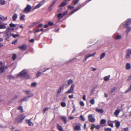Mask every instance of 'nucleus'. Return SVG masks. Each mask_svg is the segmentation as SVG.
Returning <instances> with one entry per match:
<instances>
[{
	"mask_svg": "<svg viewBox=\"0 0 131 131\" xmlns=\"http://www.w3.org/2000/svg\"><path fill=\"white\" fill-rule=\"evenodd\" d=\"M18 76L22 78L23 79H27L29 78V75L26 72V70L24 69L20 72Z\"/></svg>",
	"mask_w": 131,
	"mask_h": 131,
	"instance_id": "nucleus-1",
	"label": "nucleus"
},
{
	"mask_svg": "<svg viewBox=\"0 0 131 131\" xmlns=\"http://www.w3.org/2000/svg\"><path fill=\"white\" fill-rule=\"evenodd\" d=\"M25 117V116L24 114H21L18 116L15 119V122L17 123H22Z\"/></svg>",
	"mask_w": 131,
	"mask_h": 131,
	"instance_id": "nucleus-2",
	"label": "nucleus"
},
{
	"mask_svg": "<svg viewBox=\"0 0 131 131\" xmlns=\"http://www.w3.org/2000/svg\"><path fill=\"white\" fill-rule=\"evenodd\" d=\"M12 34L10 31H7L4 34V37L6 39L8 40L12 36Z\"/></svg>",
	"mask_w": 131,
	"mask_h": 131,
	"instance_id": "nucleus-3",
	"label": "nucleus"
},
{
	"mask_svg": "<svg viewBox=\"0 0 131 131\" xmlns=\"http://www.w3.org/2000/svg\"><path fill=\"white\" fill-rule=\"evenodd\" d=\"M31 8L32 7L30 5H27L24 9L23 12L25 13H28L30 12Z\"/></svg>",
	"mask_w": 131,
	"mask_h": 131,
	"instance_id": "nucleus-4",
	"label": "nucleus"
},
{
	"mask_svg": "<svg viewBox=\"0 0 131 131\" xmlns=\"http://www.w3.org/2000/svg\"><path fill=\"white\" fill-rule=\"evenodd\" d=\"M88 118L89 121L91 123L94 122L95 121V119L92 114H89L88 115Z\"/></svg>",
	"mask_w": 131,
	"mask_h": 131,
	"instance_id": "nucleus-5",
	"label": "nucleus"
},
{
	"mask_svg": "<svg viewBox=\"0 0 131 131\" xmlns=\"http://www.w3.org/2000/svg\"><path fill=\"white\" fill-rule=\"evenodd\" d=\"M74 85L73 84H72L69 90L66 92L65 93L67 94L70 93H73L74 91Z\"/></svg>",
	"mask_w": 131,
	"mask_h": 131,
	"instance_id": "nucleus-6",
	"label": "nucleus"
},
{
	"mask_svg": "<svg viewBox=\"0 0 131 131\" xmlns=\"http://www.w3.org/2000/svg\"><path fill=\"white\" fill-rule=\"evenodd\" d=\"M131 55V49H128L127 50L126 54L125 56V58L126 59H128Z\"/></svg>",
	"mask_w": 131,
	"mask_h": 131,
	"instance_id": "nucleus-7",
	"label": "nucleus"
},
{
	"mask_svg": "<svg viewBox=\"0 0 131 131\" xmlns=\"http://www.w3.org/2000/svg\"><path fill=\"white\" fill-rule=\"evenodd\" d=\"M96 54V52H94L92 54H88L86 56L85 59L83 61V62H84L86 61L88 58L94 56Z\"/></svg>",
	"mask_w": 131,
	"mask_h": 131,
	"instance_id": "nucleus-8",
	"label": "nucleus"
},
{
	"mask_svg": "<svg viewBox=\"0 0 131 131\" xmlns=\"http://www.w3.org/2000/svg\"><path fill=\"white\" fill-rule=\"evenodd\" d=\"M27 47L26 45L25 44H23L19 46L18 48L21 50L24 51L26 49Z\"/></svg>",
	"mask_w": 131,
	"mask_h": 131,
	"instance_id": "nucleus-9",
	"label": "nucleus"
},
{
	"mask_svg": "<svg viewBox=\"0 0 131 131\" xmlns=\"http://www.w3.org/2000/svg\"><path fill=\"white\" fill-rule=\"evenodd\" d=\"M131 24V19H129L127 20L124 26L125 27H128Z\"/></svg>",
	"mask_w": 131,
	"mask_h": 131,
	"instance_id": "nucleus-10",
	"label": "nucleus"
},
{
	"mask_svg": "<svg viewBox=\"0 0 131 131\" xmlns=\"http://www.w3.org/2000/svg\"><path fill=\"white\" fill-rule=\"evenodd\" d=\"M83 6H84L83 5H81V4H79V5L78 6V8L75 9L74 10H73L72 12H71V15L73 14L76 11H77L78 10H79V9H80L81 7Z\"/></svg>",
	"mask_w": 131,
	"mask_h": 131,
	"instance_id": "nucleus-11",
	"label": "nucleus"
},
{
	"mask_svg": "<svg viewBox=\"0 0 131 131\" xmlns=\"http://www.w3.org/2000/svg\"><path fill=\"white\" fill-rule=\"evenodd\" d=\"M95 111L100 114H102L104 112V111L102 108H96L95 109Z\"/></svg>",
	"mask_w": 131,
	"mask_h": 131,
	"instance_id": "nucleus-12",
	"label": "nucleus"
},
{
	"mask_svg": "<svg viewBox=\"0 0 131 131\" xmlns=\"http://www.w3.org/2000/svg\"><path fill=\"white\" fill-rule=\"evenodd\" d=\"M120 112V111L118 109L116 110L114 112V115L116 117H117L119 115Z\"/></svg>",
	"mask_w": 131,
	"mask_h": 131,
	"instance_id": "nucleus-13",
	"label": "nucleus"
},
{
	"mask_svg": "<svg viewBox=\"0 0 131 131\" xmlns=\"http://www.w3.org/2000/svg\"><path fill=\"white\" fill-rule=\"evenodd\" d=\"M5 71V67L4 66H1L0 68V73H2Z\"/></svg>",
	"mask_w": 131,
	"mask_h": 131,
	"instance_id": "nucleus-14",
	"label": "nucleus"
},
{
	"mask_svg": "<svg viewBox=\"0 0 131 131\" xmlns=\"http://www.w3.org/2000/svg\"><path fill=\"white\" fill-rule=\"evenodd\" d=\"M17 18V15L15 13L12 16L13 20V21H15Z\"/></svg>",
	"mask_w": 131,
	"mask_h": 131,
	"instance_id": "nucleus-15",
	"label": "nucleus"
},
{
	"mask_svg": "<svg viewBox=\"0 0 131 131\" xmlns=\"http://www.w3.org/2000/svg\"><path fill=\"white\" fill-rule=\"evenodd\" d=\"M26 121L29 126H33L34 125L33 123L31 122L30 120L26 119Z\"/></svg>",
	"mask_w": 131,
	"mask_h": 131,
	"instance_id": "nucleus-16",
	"label": "nucleus"
},
{
	"mask_svg": "<svg viewBox=\"0 0 131 131\" xmlns=\"http://www.w3.org/2000/svg\"><path fill=\"white\" fill-rule=\"evenodd\" d=\"M131 67V66L130 64L129 63H127L126 64V69L128 70L130 69Z\"/></svg>",
	"mask_w": 131,
	"mask_h": 131,
	"instance_id": "nucleus-17",
	"label": "nucleus"
},
{
	"mask_svg": "<svg viewBox=\"0 0 131 131\" xmlns=\"http://www.w3.org/2000/svg\"><path fill=\"white\" fill-rule=\"evenodd\" d=\"M61 119L64 121V123L66 124L67 123V121L66 117L62 116L61 117Z\"/></svg>",
	"mask_w": 131,
	"mask_h": 131,
	"instance_id": "nucleus-18",
	"label": "nucleus"
},
{
	"mask_svg": "<svg viewBox=\"0 0 131 131\" xmlns=\"http://www.w3.org/2000/svg\"><path fill=\"white\" fill-rule=\"evenodd\" d=\"M38 23V22L37 21L32 23L29 26V28L32 27L37 24Z\"/></svg>",
	"mask_w": 131,
	"mask_h": 131,
	"instance_id": "nucleus-19",
	"label": "nucleus"
},
{
	"mask_svg": "<svg viewBox=\"0 0 131 131\" xmlns=\"http://www.w3.org/2000/svg\"><path fill=\"white\" fill-rule=\"evenodd\" d=\"M115 121V125L116 127L117 128H118L120 125V122L118 121Z\"/></svg>",
	"mask_w": 131,
	"mask_h": 131,
	"instance_id": "nucleus-20",
	"label": "nucleus"
},
{
	"mask_svg": "<svg viewBox=\"0 0 131 131\" xmlns=\"http://www.w3.org/2000/svg\"><path fill=\"white\" fill-rule=\"evenodd\" d=\"M122 38V36L120 35H118L116 36L114 38V39L115 40H118L121 39Z\"/></svg>",
	"mask_w": 131,
	"mask_h": 131,
	"instance_id": "nucleus-21",
	"label": "nucleus"
},
{
	"mask_svg": "<svg viewBox=\"0 0 131 131\" xmlns=\"http://www.w3.org/2000/svg\"><path fill=\"white\" fill-rule=\"evenodd\" d=\"M41 4H38L36 5L35 7H34L33 9L35 10L36 9L39 8L41 6Z\"/></svg>",
	"mask_w": 131,
	"mask_h": 131,
	"instance_id": "nucleus-22",
	"label": "nucleus"
},
{
	"mask_svg": "<svg viewBox=\"0 0 131 131\" xmlns=\"http://www.w3.org/2000/svg\"><path fill=\"white\" fill-rule=\"evenodd\" d=\"M106 55V53L105 52H103L102 53L101 55L100 59H102L104 58Z\"/></svg>",
	"mask_w": 131,
	"mask_h": 131,
	"instance_id": "nucleus-23",
	"label": "nucleus"
},
{
	"mask_svg": "<svg viewBox=\"0 0 131 131\" xmlns=\"http://www.w3.org/2000/svg\"><path fill=\"white\" fill-rule=\"evenodd\" d=\"M18 109L20 111V112H24L23 108L22 106H21L19 107L18 108Z\"/></svg>",
	"mask_w": 131,
	"mask_h": 131,
	"instance_id": "nucleus-24",
	"label": "nucleus"
},
{
	"mask_svg": "<svg viewBox=\"0 0 131 131\" xmlns=\"http://www.w3.org/2000/svg\"><path fill=\"white\" fill-rule=\"evenodd\" d=\"M28 98L26 96V97H24L23 99H22L21 100H20L19 101V103H20L21 102H23L24 101H27L28 100Z\"/></svg>",
	"mask_w": 131,
	"mask_h": 131,
	"instance_id": "nucleus-25",
	"label": "nucleus"
},
{
	"mask_svg": "<svg viewBox=\"0 0 131 131\" xmlns=\"http://www.w3.org/2000/svg\"><path fill=\"white\" fill-rule=\"evenodd\" d=\"M110 77V75L107 76H106L104 77V80L105 81H108L109 80Z\"/></svg>",
	"mask_w": 131,
	"mask_h": 131,
	"instance_id": "nucleus-26",
	"label": "nucleus"
},
{
	"mask_svg": "<svg viewBox=\"0 0 131 131\" xmlns=\"http://www.w3.org/2000/svg\"><path fill=\"white\" fill-rule=\"evenodd\" d=\"M74 128L77 130H80V126L79 125H76L75 126Z\"/></svg>",
	"mask_w": 131,
	"mask_h": 131,
	"instance_id": "nucleus-27",
	"label": "nucleus"
},
{
	"mask_svg": "<svg viewBox=\"0 0 131 131\" xmlns=\"http://www.w3.org/2000/svg\"><path fill=\"white\" fill-rule=\"evenodd\" d=\"M53 5H54L53 4H52L49 7L48 9H49V11H51L53 9V8L52 7L53 6Z\"/></svg>",
	"mask_w": 131,
	"mask_h": 131,
	"instance_id": "nucleus-28",
	"label": "nucleus"
},
{
	"mask_svg": "<svg viewBox=\"0 0 131 131\" xmlns=\"http://www.w3.org/2000/svg\"><path fill=\"white\" fill-rule=\"evenodd\" d=\"M63 87L62 86H60V87L59 88L58 92H57V94H59L60 93H61V91L63 89Z\"/></svg>",
	"mask_w": 131,
	"mask_h": 131,
	"instance_id": "nucleus-29",
	"label": "nucleus"
},
{
	"mask_svg": "<svg viewBox=\"0 0 131 131\" xmlns=\"http://www.w3.org/2000/svg\"><path fill=\"white\" fill-rule=\"evenodd\" d=\"M111 121H109L107 123V124L108 125L111 126V127H113V125L112 123H111Z\"/></svg>",
	"mask_w": 131,
	"mask_h": 131,
	"instance_id": "nucleus-30",
	"label": "nucleus"
},
{
	"mask_svg": "<svg viewBox=\"0 0 131 131\" xmlns=\"http://www.w3.org/2000/svg\"><path fill=\"white\" fill-rule=\"evenodd\" d=\"M67 3L65 2H63L59 6V7H63L66 5Z\"/></svg>",
	"mask_w": 131,
	"mask_h": 131,
	"instance_id": "nucleus-31",
	"label": "nucleus"
},
{
	"mask_svg": "<svg viewBox=\"0 0 131 131\" xmlns=\"http://www.w3.org/2000/svg\"><path fill=\"white\" fill-rule=\"evenodd\" d=\"M61 106L63 107H64L66 106V103L64 102H61Z\"/></svg>",
	"mask_w": 131,
	"mask_h": 131,
	"instance_id": "nucleus-32",
	"label": "nucleus"
},
{
	"mask_svg": "<svg viewBox=\"0 0 131 131\" xmlns=\"http://www.w3.org/2000/svg\"><path fill=\"white\" fill-rule=\"evenodd\" d=\"M90 102L92 105H94L95 104V101L94 100L92 99L90 100Z\"/></svg>",
	"mask_w": 131,
	"mask_h": 131,
	"instance_id": "nucleus-33",
	"label": "nucleus"
},
{
	"mask_svg": "<svg viewBox=\"0 0 131 131\" xmlns=\"http://www.w3.org/2000/svg\"><path fill=\"white\" fill-rule=\"evenodd\" d=\"M63 14L61 13H59L57 17L59 18H61L63 17Z\"/></svg>",
	"mask_w": 131,
	"mask_h": 131,
	"instance_id": "nucleus-34",
	"label": "nucleus"
},
{
	"mask_svg": "<svg viewBox=\"0 0 131 131\" xmlns=\"http://www.w3.org/2000/svg\"><path fill=\"white\" fill-rule=\"evenodd\" d=\"M117 89V88L116 87H113L111 91V93H113Z\"/></svg>",
	"mask_w": 131,
	"mask_h": 131,
	"instance_id": "nucleus-35",
	"label": "nucleus"
},
{
	"mask_svg": "<svg viewBox=\"0 0 131 131\" xmlns=\"http://www.w3.org/2000/svg\"><path fill=\"white\" fill-rule=\"evenodd\" d=\"M6 28V26L4 25H0V29H4Z\"/></svg>",
	"mask_w": 131,
	"mask_h": 131,
	"instance_id": "nucleus-36",
	"label": "nucleus"
},
{
	"mask_svg": "<svg viewBox=\"0 0 131 131\" xmlns=\"http://www.w3.org/2000/svg\"><path fill=\"white\" fill-rule=\"evenodd\" d=\"M42 73L41 72H40L39 71H38L36 74L37 77H40Z\"/></svg>",
	"mask_w": 131,
	"mask_h": 131,
	"instance_id": "nucleus-37",
	"label": "nucleus"
},
{
	"mask_svg": "<svg viewBox=\"0 0 131 131\" xmlns=\"http://www.w3.org/2000/svg\"><path fill=\"white\" fill-rule=\"evenodd\" d=\"M5 3V1L4 0H0V4L2 5H4Z\"/></svg>",
	"mask_w": 131,
	"mask_h": 131,
	"instance_id": "nucleus-38",
	"label": "nucleus"
},
{
	"mask_svg": "<svg viewBox=\"0 0 131 131\" xmlns=\"http://www.w3.org/2000/svg\"><path fill=\"white\" fill-rule=\"evenodd\" d=\"M69 85H70L72 84L73 82L72 80H70L67 81Z\"/></svg>",
	"mask_w": 131,
	"mask_h": 131,
	"instance_id": "nucleus-39",
	"label": "nucleus"
},
{
	"mask_svg": "<svg viewBox=\"0 0 131 131\" xmlns=\"http://www.w3.org/2000/svg\"><path fill=\"white\" fill-rule=\"evenodd\" d=\"M8 78L10 79H14V77L11 75H9L8 76Z\"/></svg>",
	"mask_w": 131,
	"mask_h": 131,
	"instance_id": "nucleus-40",
	"label": "nucleus"
},
{
	"mask_svg": "<svg viewBox=\"0 0 131 131\" xmlns=\"http://www.w3.org/2000/svg\"><path fill=\"white\" fill-rule=\"evenodd\" d=\"M12 36L13 37L15 38L16 37L19 36V34H12Z\"/></svg>",
	"mask_w": 131,
	"mask_h": 131,
	"instance_id": "nucleus-41",
	"label": "nucleus"
},
{
	"mask_svg": "<svg viewBox=\"0 0 131 131\" xmlns=\"http://www.w3.org/2000/svg\"><path fill=\"white\" fill-rule=\"evenodd\" d=\"M16 25L14 24H13L11 23L9 25L10 27H15Z\"/></svg>",
	"mask_w": 131,
	"mask_h": 131,
	"instance_id": "nucleus-42",
	"label": "nucleus"
},
{
	"mask_svg": "<svg viewBox=\"0 0 131 131\" xmlns=\"http://www.w3.org/2000/svg\"><path fill=\"white\" fill-rule=\"evenodd\" d=\"M131 30V27H128L127 29L126 30V31L127 32V34L128 33V32Z\"/></svg>",
	"mask_w": 131,
	"mask_h": 131,
	"instance_id": "nucleus-43",
	"label": "nucleus"
},
{
	"mask_svg": "<svg viewBox=\"0 0 131 131\" xmlns=\"http://www.w3.org/2000/svg\"><path fill=\"white\" fill-rule=\"evenodd\" d=\"M106 121L104 119H102L101 121V123L102 124H104L105 123Z\"/></svg>",
	"mask_w": 131,
	"mask_h": 131,
	"instance_id": "nucleus-44",
	"label": "nucleus"
},
{
	"mask_svg": "<svg viewBox=\"0 0 131 131\" xmlns=\"http://www.w3.org/2000/svg\"><path fill=\"white\" fill-rule=\"evenodd\" d=\"M37 83L36 82L32 83L31 84V85L33 87H36L37 85Z\"/></svg>",
	"mask_w": 131,
	"mask_h": 131,
	"instance_id": "nucleus-45",
	"label": "nucleus"
},
{
	"mask_svg": "<svg viewBox=\"0 0 131 131\" xmlns=\"http://www.w3.org/2000/svg\"><path fill=\"white\" fill-rule=\"evenodd\" d=\"M68 8H69L70 9H71L74 8V7L69 5L68 6Z\"/></svg>",
	"mask_w": 131,
	"mask_h": 131,
	"instance_id": "nucleus-46",
	"label": "nucleus"
},
{
	"mask_svg": "<svg viewBox=\"0 0 131 131\" xmlns=\"http://www.w3.org/2000/svg\"><path fill=\"white\" fill-rule=\"evenodd\" d=\"M16 57V54H14L13 55L12 57V59L13 60H15Z\"/></svg>",
	"mask_w": 131,
	"mask_h": 131,
	"instance_id": "nucleus-47",
	"label": "nucleus"
},
{
	"mask_svg": "<svg viewBox=\"0 0 131 131\" xmlns=\"http://www.w3.org/2000/svg\"><path fill=\"white\" fill-rule=\"evenodd\" d=\"M105 131H111L112 130V129L111 128H105Z\"/></svg>",
	"mask_w": 131,
	"mask_h": 131,
	"instance_id": "nucleus-48",
	"label": "nucleus"
},
{
	"mask_svg": "<svg viewBox=\"0 0 131 131\" xmlns=\"http://www.w3.org/2000/svg\"><path fill=\"white\" fill-rule=\"evenodd\" d=\"M80 117L82 121H85V118H84V117H83V116H82V115H81L80 116Z\"/></svg>",
	"mask_w": 131,
	"mask_h": 131,
	"instance_id": "nucleus-49",
	"label": "nucleus"
},
{
	"mask_svg": "<svg viewBox=\"0 0 131 131\" xmlns=\"http://www.w3.org/2000/svg\"><path fill=\"white\" fill-rule=\"evenodd\" d=\"M25 15H23L20 17V19L21 20H24L25 19Z\"/></svg>",
	"mask_w": 131,
	"mask_h": 131,
	"instance_id": "nucleus-50",
	"label": "nucleus"
},
{
	"mask_svg": "<svg viewBox=\"0 0 131 131\" xmlns=\"http://www.w3.org/2000/svg\"><path fill=\"white\" fill-rule=\"evenodd\" d=\"M80 104L81 106H84V104L82 101L80 102Z\"/></svg>",
	"mask_w": 131,
	"mask_h": 131,
	"instance_id": "nucleus-51",
	"label": "nucleus"
},
{
	"mask_svg": "<svg viewBox=\"0 0 131 131\" xmlns=\"http://www.w3.org/2000/svg\"><path fill=\"white\" fill-rule=\"evenodd\" d=\"M48 24L49 25L52 26L53 25V23L49 21L48 22Z\"/></svg>",
	"mask_w": 131,
	"mask_h": 131,
	"instance_id": "nucleus-52",
	"label": "nucleus"
},
{
	"mask_svg": "<svg viewBox=\"0 0 131 131\" xmlns=\"http://www.w3.org/2000/svg\"><path fill=\"white\" fill-rule=\"evenodd\" d=\"M33 95H34L33 94H30L29 95L27 96V97L28 98V99L29 97H32L33 96Z\"/></svg>",
	"mask_w": 131,
	"mask_h": 131,
	"instance_id": "nucleus-53",
	"label": "nucleus"
},
{
	"mask_svg": "<svg viewBox=\"0 0 131 131\" xmlns=\"http://www.w3.org/2000/svg\"><path fill=\"white\" fill-rule=\"evenodd\" d=\"M17 42V40H16L14 41H13L12 42V44H15Z\"/></svg>",
	"mask_w": 131,
	"mask_h": 131,
	"instance_id": "nucleus-54",
	"label": "nucleus"
},
{
	"mask_svg": "<svg viewBox=\"0 0 131 131\" xmlns=\"http://www.w3.org/2000/svg\"><path fill=\"white\" fill-rule=\"evenodd\" d=\"M25 92L27 94H29L30 93V91L29 90L26 91Z\"/></svg>",
	"mask_w": 131,
	"mask_h": 131,
	"instance_id": "nucleus-55",
	"label": "nucleus"
},
{
	"mask_svg": "<svg viewBox=\"0 0 131 131\" xmlns=\"http://www.w3.org/2000/svg\"><path fill=\"white\" fill-rule=\"evenodd\" d=\"M48 107H46L45 108H44L43 111V112H45L46 110H48Z\"/></svg>",
	"mask_w": 131,
	"mask_h": 131,
	"instance_id": "nucleus-56",
	"label": "nucleus"
},
{
	"mask_svg": "<svg viewBox=\"0 0 131 131\" xmlns=\"http://www.w3.org/2000/svg\"><path fill=\"white\" fill-rule=\"evenodd\" d=\"M95 127V126L94 125V124H92V126L91 127V129H93Z\"/></svg>",
	"mask_w": 131,
	"mask_h": 131,
	"instance_id": "nucleus-57",
	"label": "nucleus"
},
{
	"mask_svg": "<svg viewBox=\"0 0 131 131\" xmlns=\"http://www.w3.org/2000/svg\"><path fill=\"white\" fill-rule=\"evenodd\" d=\"M95 127L96 129H99L100 128V126L99 125H97V126H95Z\"/></svg>",
	"mask_w": 131,
	"mask_h": 131,
	"instance_id": "nucleus-58",
	"label": "nucleus"
},
{
	"mask_svg": "<svg viewBox=\"0 0 131 131\" xmlns=\"http://www.w3.org/2000/svg\"><path fill=\"white\" fill-rule=\"evenodd\" d=\"M69 97L70 99L73 98V95L72 94L71 95H69Z\"/></svg>",
	"mask_w": 131,
	"mask_h": 131,
	"instance_id": "nucleus-59",
	"label": "nucleus"
},
{
	"mask_svg": "<svg viewBox=\"0 0 131 131\" xmlns=\"http://www.w3.org/2000/svg\"><path fill=\"white\" fill-rule=\"evenodd\" d=\"M18 97V95H16L13 98V99L14 100H16L17 98Z\"/></svg>",
	"mask_w": 131,
	"mask_h": 131,
	"instance_id": "nucleus-60",
	"label": "nucleus"
},
{
	"mask_svg": "<svg viewBox=\"0 0 131 131\" xmlns=\"http://www.w3.org/2000/svg\"><path fill=\"white\" fill-rule=\"evenodd\" d=\"M85 97H86L85 95H83V97L82 99H83V100L84 101H86V100Z\"/></svg>",
	"mask_w": 131,
	"mask_h": 131,
	"instance_id": "nucleus-61",
	"label": "nucleus"
},
{
	"mask_svg": "<svg viewBox=\"0 0 131 131\" xmlns=\"http://www.w3.org/2000/svg\"><path fill=\"white\" fill-rule=\"evenodd\" d=\"M67 13L68 11H65L64 12L63 14H62L63 15V16H64L66 14H67Z\"/></svg>",
	"mask_w": 131,
	"mask_h": 131,
	"instance_id": "nucleus-62",
	"label": "nucleus"
},
{
	"mask_svg": "<svg viewBox=\"0 0 131 131\" xmlns=\"http://www.w3.org/2000/svg\"><path fill=\"white\" fill-rule=\"evenodd\" d=\"M79 0H75V2L74 3V4L75 5L77 4Z\"/></svg>",
	"mask_w": 131,
	"mask_h": 131,
	"instance_id": "nucleus-63",
	"label": "nucleus"
},
{
	"mask_svg": "<svg viewBox=\"0 0 131 131\" xmlns=\"http://www.w3.org/2000/svg\"><path fill=\"white\" fill-rule=\"evenodd\" d=\"M131 80V75L127 79L128 81H130Z\"/></svg>",
	"mask_w": 131,
	"mask_h": 131,
	"instance_id": "nucleus-64",
	"label": "nucleus"
}]
</instances>
